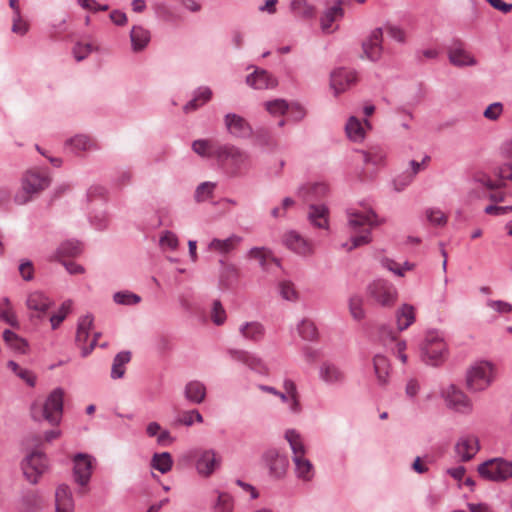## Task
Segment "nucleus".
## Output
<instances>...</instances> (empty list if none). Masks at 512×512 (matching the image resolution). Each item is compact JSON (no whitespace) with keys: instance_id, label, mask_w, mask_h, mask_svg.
<instances>
[{"instance_id":"obj_45","label":"nucleus","mask_w":512,"mask_h":512,"mask_svg":"<svg viewBox=\"0 0 512 512\" xmlns=\"http://www.w3.org/2000/svg\"><path fill=\"white\" fill-rule=\"evenodd\" d=\"M7 366L22 380H24L30 387H34L36 383V376L28 369L21 368L15 361L10 360Z\"/></svg>"},{"instance_id":"obj_51","label":"nucleus","mask_w":512,"mask_h":512,"mask_svg":"<svg viewBox=\"0 0 512 512\" xmlns=\"http://www.w3.org/2000/svg\"><path fill=\"white\" fill-rule=\"evenodd\" d=\"M215 188V184L212 182H203L201 183L195 191V200L197 202H203L207 199H209L212 194L213 190Z\"/></svg>"},{"instance_id":"obj_17","label":"nucleus","mask_w":512,"mask_h":512,"mask_svg":"<svg viewBox=\"0 0 512 512\" xmlns=\"http://www.w3.org/2000/svg\"><path fill=\"white\" fill-rule=\"evenodd\" d=\"M227 131L234 137L247 138L252 134V127L245 118L236 114L228 113L224 117Z\"/></svg>"},{"instance_id":"obj_8","label":"nucleus","mask_w":512,"mask_h":512,"mask_svg":"<svg viewBox=\"0 0 512 512\" xmlns=\"http://www.w3.org/2000/svg\"><path fill=\"white\" fill-rule=\"evenodd\" d=\"M442 396L448 408L462 414H470L473 404L463 391L451 384L442 391Z\"/></svg>"},{"instance_id":"obj_53","label":"nucleus","mask_w":512,"mask_h":512,"mask_svg":"<svg viewBox=\"0 0 512 512\" xmlns=\"http://www.w3.org/2000/svg\"><path fill=\"white\" fill-rule=\"evenodd\" d=\"M267 111L272 115H284L288 110V104L283 99H275L265 103Z\"/></svg>"},{"instance_id":"obj_14","label":"nucleus","mask_w":512,"mask_h":512,"mask_svg":"<svg viewBox=\"0 0 512 512\" xmlns=\"http://www.w3.org/2000/svg\"><path fill=\"white\" fill-rule=\"evenodd\" d=\"M356 81V72L345 68L335 69L330 75V87L333 89L335 95L345 92L354 85Z\"/></svg>"},{"instance_id":"obj_34","label":"nucleus","mask_w":512,"mask_h":512,"mask_svg":"<svg viewBox=\"0 0 512 512\" xmlns=\"http://www.w3.org/2000/svg\"><path fill=\"white\" fill-rule=\"evenodd\" d=\"M292 450L293 457H302L306 454V447L301 435L294 429H288L284 435Z\"/></svg>"},{"instance_id":"obj_37","label":"nucleus","mask_w":512,"mask_h":512,"mask_svg":"<svg viewBox=\"0 0 512 512\" xmlns=\"http://www.w3.org/2000/svg\"><path fill=\"white\" fill-rule=\"evenodd\" d=\"M472 181L474 184L485 187L490 191H494L496 189H500L506 186V183L503 181H499V178L496 180H492L491 177L482 171H477L472 176Z\"/></svg>"},{"instance_id":"obj_30","label":"nucleus","mask_w":512,"mask_h":512,"mask_svg":"<svg viewBox=\"0 0 512 512\" xmlns=\"http://www.w3.org/2000/svg\"><path fill=\"white\" fill-rule=\"evenodd\" d=\"M319 377L328 384H335L344 380L343 372L336 365L329 362L320 366Z\"/></svg>"},{"instance_id":"obj_13","label":"nucleus","mask_w":512,"mask_h":512,"mask_svg":"<svg viewBox=\"0 0 512 512\" xmlns=\"http://www.w3.org/2000/svg\"><path fill=\"white\" fill-rule=\"evenodd\" d=\"M93 325V318L91 315H85L80 317L77 324V331L75 342L77 346L82 350V356H87L96 346V338L91 339L88 345L86 342L89 339V331Z\"/></svg>"},{"instance_id":"obj_55","label":"nucleus","mask_w":512,"mask_h":512,"mask_svg":"<svg viewBox=\"0 0 512 512\" xmlns=\"http://www.w3.org/2000/svg\"><path fill=\"white\" fill-rule=\"evenodd\" d=\"M426 217L433 225L444 226L447 223V217L440 209H427Z\"/></svg>"},{"instance_id":"obj_39","label":"nucleus","mask_w":512,"mask_h":512,"mask_svg":"<svg viewBox=\"0 0 512 512\" xmlns=\"http://www.w3.org/2000/svg\"><path fill=\"white\" fill-rule=\"evenodd\" d=\"M293 13L304 19H311L316 14V8L307 0H292L290 4Z\"/></svg>"},{"instance_id":"obj_52","label":"nucleus","mask_w":512,"mask_h":512,"mask_svg":"<svg viewBox=\"0 0 512 512\" xmlns=\"http://www.w3.org/2000/svg\"><path fill=\"white\" fill-rule=\"evenodd\" d=\"M192 149L200 156H215L217 148L213 149L207 140H195L192 144Z\"/></svg>"},{"instance_id":"obj_42","label":"nucleus","mask_w":512,"mask_h":512,"mask_svg":"<svg viewBox=\"0 0 512 512\" xmlns=\"http://www.w3.org/2000/svg\"><path fill=\"white\" fill-rule=\"evenodd\" d=\"M345 129L348 137L353 141H361L365 136V131L362 124L354 116L349 118Z\"/></svg>"},{"instance_id":"obj_38","label":"nucleus","mask_w":512,"mask_h":512,"mask_svg":"<svg viewBox=\"0 0 512 512\" xmlns=\"http://www.w3.org/2000/svg\"><path fill=\"white\" fill-rule=\"evenodd\" d=\"M131 360V353L129 351L119 352L113 360L111 377L113 379H120L125 374V365Z\"/></svg>"},{"instance_id":"obj_56","label":"nucleus","mask_w":512,"mask_h":512,"mask_svg":"<svg viewBox=\"0 0 512 512\" xmlns=\"http://www.w3.org/2000/svg\"><path fill=\"white\" fill-rule=\"evenodd\" d=\"M194 422L202 423L203 417L196 409L184 412L178 419V423L191 426Z\"/></svg>"},{"instance_id":"obj_36","label":"nucleus","mask_w":512,"mask_h":512,"mask_svg":"<svg viewBox=\"0 0 512 512\" xmlns=\"http://www.w3.org/2000/svg\"><path fill=\"white\" fill-rule=\"evenodd\" d=\"M292 459L295 465L296 476L303 481H310L314 476L312 463L305 456L292 457Z\"/></svg>"},{"instance_id":"obj_22","label":"nucleus","mask_w":512,"mask_h":512,"mask_svg":"<svg viewBox=\"0 0 512 512\" xmlns=\"http://www.w3.org/2000/svg\"><path fill=\"white\" fill-rule=\"evenodd\" d=\"M285 245L295 253L303 256L313 253L312 244L295 231H290L284 236Z\"/></svg>"},{"instance_id":"obj_19","label":"nucleus","mask_w":512,"mask_h":512,"mask_svg":"<svg viewBox=\"0 0 512 512\" xmlns=\"http://www.w3.org/2000/svg\"><path fill=\"white\" fill-rule=\"evenodd\" d=\"M221 458L217 456L214 450L202 451L196 461L197 472L204 477H208L219 468Z\"/></svg>"},{"instance_id":"obj_23","label":"nucleus","mask_w":512,"mask_h":512,"mask_svg":"<svg viewBox=\"0 0 512 512\" xmlns=\"http://www.w3.org/2000/svg\"><path fill=\"white\" fill-rule=\"evenodd\" d=\"M448 57L450 62L458 67L472 66L476 64L474 57L469 54L460 41H456L449 48Z\"/></svg>"},{"instance_id":"obj_41","label":"nucleus","mask_w":512,"mask_h":512,"mask_svg":"<svg viewBox=\"0 0 512 512\" xmlns=\"http://www.w3.org/2000/svg\"><path fill=\"white\" fill-rule=\"evenodd\" d=\"M151 465L162 474L169 472L173 465V460L168 452L155 453L152 457Z\"/></svg>"},{"instance_id":"obj_43","label":"nucleus","mask_w":512,"mask_h":512,"mask_svg":"<svg viewBox=\"0 0 512 512\" xmlns=\"http://www.w3.org/2000/svg\"><path fill=\"white\" fill-rule=\"evenodd\" d=\"M82 251L81 244L78 241L67 240L60 244L57 249L59 257H75Z\"/></svg>"},{"instance_id":"obj_44","label":"nucleus","mask_w":512,"mask_h":512,"mask_svg":"<svg viewBox=\"0 0 512 512\" xmlns=\"http://www.w3.org/2000/svg\"><path fill=\"white\" fill-rule=\"evenodd\" d=\"M349 311L353 319L360 321L365 318L363 298L360 295H352L348 301Z\"/></svg>"},{"instance_id":"obj_57","label":"nucleus","mask_w":512,"mask_h":512,"mask_svg":"<svg viewBox=\"0 0 512 512\" xmlns=\"http://www.w3.org/2000/svg\"><path fill=\"white\" fill-rule=\"evenodd\" d=\"M233 504L231 497L228 494H219L214 512H232Z\"/></svg>"},{"instance_id":"obj_62","label":"nucleus","mask_w":512,"mask_h":512,"mask_svg":"<svg viewBox=\"0 0 512 512\" xmlns=\"http://www.w3.org/2000/svg\"><path fill=\"white\" fill-rule=\"evenodd\" d=\"M494 174L499 181L505 182L506 180L512 181V161L506 162L494 170Z\"/></svg>"},{"instance_id":"obj_31","label":"nucleus","mask_w":512,"mask_h":512,"mask_svg":"<svg viewBox=\"0 0 512 512\" xmlns=\"http://www.w3.org/2000/svg\"><path fill=\"white\" fill-rule=\"evenodd\" d=\"M374 370L379 385H386L388 383L390 374V363L388 359L381 354L375 355L373 359Z\"/></svg>"},{"instance_id":"obj_18","label":"nucleus","mask_w":512,"mask_h":512,"mask_svg":"<svg viewBox=\"0 0 512 512\" xmlns=\"http://www.w3.org/2000/svg\"><path fill=\"white\" fill-rule=\"evenodd\" d=\"M52 304L53 301L40 291L31 292L26 300V306L32 312L31 318L41 319Z\"/></svg>"},{"instance_id":"obj_32","label":"nucleus","mask_w":512,"mask_h":512,"mask_svg":"<svg viewBox=\"0 0 512 512\" xmlns=\"http://www.w3.org/2000/svg\"><path fill=\"white\" fill-rule=\"evenodd\" d=\"M396 323L399 331L407 329L415 321L414 307L409 304H403L396 311Z\"/></svg>"},{"instance_id":"obj_59","label":"nucleus","mask_w":512,"mask_h":512,"mask_svg":"<svg viewBox=\"0 0 512 512\" xmlns=\"http://www.w3.org/2000/svg\"><path fill=\"white\" fill-rule=\"evenodd\" d=\"M352 245L348 246L347 244H343L344 248H347L348 251H351L354 248L359 246L368 244L371 241V232L369 229H366L363 234L359 236H354L351 238Z\"/></svg>"},{"instance_id":"obj_29","label":"nucleus","mask_w":512,"mask_h":512,"mask_svg":"<svg viewBox=\"0 0 512 512\" xmlns=\"http://www.w3.org/2000/svg\"><path fill=\"white\" fill-rule=\"evenodd\" d=\"M308 219L317 228H328V208L325 205L309 206Z\"/></svg>"},{"instance_id":"obj_40","label":"nucleus","mask_w":512,"mask_h":512,"mask_svg":"<svg viewBox=\"0 0 512 512\" xmlns=\"http://www.w3.org/2000/svg\"><path fill=\"white\" fill-rule=\"evenodd\" d=\"M3 339L5 343L14 351L24 354L27 351L28 343L25 339L21 338L19 335L14 333L13 331L6 329L3 332Z\"/></svg>"},{"instance_id":"obj_11","label":"nucleus","mask_w":512,"mask_h":512,"mask_svg":"<svg viewBox=\"0 0 512 512\" xmlns=\"http://www.w3.org/2000/svg\"><path fill=\"white\" fill-rule=\"evenodd\" d=\"M73 477L77 484L82 487L88 485L92 475L93 458L85 453H78L73 458Z\"/></svg>"},{"instance_id":"obj_4","label":"nucleus","mask_w":512,"mask_h":512,"mask_svg":"<svg viewBox=\"0 0 512 512\" xmlns=\"http://www.w3.org/2000/svg\"><path fill=\"white\" fill-rule=\"evenodd\" d=\"M477 471L485 480L502 482L512 477V462L503 458H492L481 463Z\"/></svg>"},{"instance_id":"obj_54","label":"nucleus","mask_w":512,"mask_h":512,"mask_svg":"<svg viewBox=\"0 0 512 512\" xmlns=\"http://www.w3.org/2000/svg\"><path fill=\"white\" fill-rule=\"evenodd\" d=\"M114 301L121 305H132L140 302L141 298L137 294L130 292H117L114 294Z\"/></svg>"},{"instance_id":"obj_27","label":"nucleus","mask_w":512,"mask_h":512,"mask_svg":"<svg viewBox=\"0 0 512 512\" xmlns=\"http://www.w3.org/2000/svg\"><path fill=\"white\" fill-rule=\"evenodd\" d=\"M184 396L191 404H201L206 398V386L197 380L190 381L185 385Z\"/></svg>"},{"instance_id":"obj_47","label":"nucleus","mask_w":512,"mask_h":512,"mask_svg":"<svg viewBox=\"0 0 512 512\" xmlns=\"http://www.w3.org/2000/svg\"><path fill=\"white\" fill-rule=\"evenodd\" d=\"M72 308V301L66 300L62 303L61 307L59 308L58 312L53 314L50 317V323L52 329H56L59 327V325L65 320L67 315L69 314L70 310Z\"/></svg>"},{"instance_id":"obj_48","label":"nucleus","mask_w":512,"mask_h":512,"mask_svg":"<svg viewBox=\"0 0 512 512\" xmlns=\"http://www.w3.org/2000/svg\"><path fill=\"white\" fill-rule=\"evenodd\" d=\"M66 144L73 147L75 151H86L93 146V142L85 135H77L69 139Z\"/></svg>"},{"instance_id":"obj_2","label":"nucleus","mask_w":512,"mask_h":512,"mask_svg":"<svg viewBox=\"0 0 512 512\" xmlns=\"http://www.w3.org/2000/svg\"><path fill=\"white\" fill-rule=\"evenodd\" d=\"M50 182L51 180L46 172L28 170L22 177V189L15 195V202L19 205L27 203L33 195L46 189Z\"/></svg>"},{"instance_id":"obj_46","label":"nucleus","mask_w":512,"mask_h":512,"mask_svg":"<svg viewBox=\"0 0 512 512\" xmlns=\"http://www.w3.org/2000/svg\"><path fill=\"white\" fill-rule=\"evenodd\" d=\"M0 320L6 322L12 327L18 326L17 317L10 307V301L8 298H4L2 303H0Z\"/></svg>"},{"instance_id":"obj_35","label":"nucleus","mask_w":512,"mask_h":512,"mask_svg":"<svg viewBox=\"0 0 512 512\" xmlns=\"http://www.w3.org/2000/svg\"><path fill=\"white\" fill-rule=\"evenodd\" d=\"M241 241L242 238L237 235H231L224 240L215 238L210 242L209 248L219 253L226 254L234 250Z\"/></svg>"},{"instance_id":"obj_21","label":"nucleus","mask_w":512,"mask_h":512,"mask_svg":"<svg viewBox=\"0 0 512 512\" xmlns=\"http://www.w3.org/2000/svg\"><path fill=\"white\" fill-rule=\"evenodd\" d=\"M380 339L384 345L388 346L389 343H393L394 347L391 350L398 356L402 363L407 362V355L404 353L406 349V342L398 340L396 333L389 327L383 326L380 329Z\"/></svg>"},{"instance_id":"obj_5","label":"nucleus","mask_w":512,"mask_h":512,"mask_svg":"<svg viewBox=\"0 0 512 512\" xmlns=\"http://www.w3.org/2000/svg\"><path fill=\"white\" fill-rule=\"evenodd\" d=\"M493 381V368L488 362L473 365L466 374V386L471 392H480L490 386Z\"/></svg>"},{"instance_id":"obj_12","label":"nucleus","mask_w":512,"mask_h":512,"mask_svg":"<svg viewBox=\"0 0 512 512\" xmlns=\"http://www.w3.org/2000/svg\"><path fill=\"white\" fill-rule=\"evenodd\" d=\"M348 227L351 230L368 225L370 227L377 226L382 223L378 220L377 214L371 208H364V210L347 209Z\"/></svg>"},{"instance_id":"obj_3","label":"nucleus","mask_w":512,"mask_h":512,"mask_svg":"<svg viewBox=\"0 0 512 512\" xmlns=\"http://www.w3.org/2000/svg\"><path fill=\"white\" fill-rule=\"evenodd\" d=\"M366 294L369 300L385 308L392 307L398 297L395 286L382 279L374 280L368 284Z\"/></svg>"},{"instance_id":"obj_1","label":"nucleus","mask_w":512,"mask_h":512,"mask_svg":"<svg viewBox=\"0 0 512 512\" xmlns=\"http://www.w3.org/2000/svg\"><path fill=\"white\" fill-rule=\"evenodd\" d=\"M64 391L55 388L46 398L43 404L34 403L31 407V415L35 421L46 420L49 424H60L63 414Z\"/></svg>"},{"instance_id":"obj_64","label":"nucleus","mask_w":512,"mask_h":512,"mask_svg":"<svg viewBox=\"0 0 512 512\" xmlns=\"http://www.w3.org/2000/svg\"><path fill=\"white\" fill-rule=\"evenodd\" d=\"M19 273L23 280L31 281L34 277V266L30 260H22L19 265Z\"/></svg>"},{"instance_id":"obj_6","label":"nucleus","mask_w":512,"mask_h":512,"mask_svg":"<svg viewBox=\"0 0 512 512\" xmlns=\"http://www.w3.org/2000/svg\"><path fill=\"white\" fill-rule=\"evenodd\" d=\"M423 360L432 366H437L446 351V344L437 332H428L421 347Z\"/></svg>"},{"instance_id":"obj_50","label":"nucleus","mask_w":512,"mask_h":512,"mask_svg":"<svg viewBox=\"0 0 512 512\" xmlns=\"http://www.w3.org/2000/svg\"><path fill=\"white\" fill-rule=\"evenodd\" d=\"M363 161L373 165H380L385 160V153L381 149H371L369 151H362Z\"/></svg>"},{"instance_id":"obj_20","label":"nucleus","mask_w":512,"mask_h":512,"mask_svg":"<svg viewBox=\"0 0 512 512\" xmlns=\"http://www.w3.org/2000/svg\"><path fill=\"white\" fill-rule=\"evenodd\" d=\"M343 0H334L331 6H327L324 10L323 15L320 18L321 29L325 33H331L333 31L332 24L343 18Z\"/></svg>"},{"instance_id":"obj_33","label":"nucleus","mask_w":512,"mask_h":512,"mask_svg":"<svg viewBox=\"0 0 512 512\" xmlns=\"http://www.w3.org/2000/svg\"><path fill=\"white\" fill-rule=\"evenodd\" d=\"M130 40L134 51L144 49L150 41V33L142 26H133L130 32Z\"/></svg>"},{"instance_id":"obj_16","label":"nucleus","mask_w":512,"mask_h":512,"mask_svg":"<svg viewBox=\"0 0 512 512\" xmlns=\"http://www.w3.org/2000/svg\"><path fill=\"white\" fill-rule=\"evenodd\" d=\"M479 440L475 435H465L460 437L454 447L456 455L460 461H470L479 451Z\"/></svg>"},{"instance_id":"obj_7","label":"nucleus","mask_w":512,"mask_h":512,"mask_svg":"<svg viewBox=\"0 0 512 512\" xmlns=\"http://www.w3.org/2000/svg\"><path fill=\"white\" fill-rule=\"evenodd\" d=\"M21 465L25 478L31 484H36L39 477L48 468V462L45 454L39 451H34L28 454L22 461Z\"/></svg>"},{"instance_id":"obj_15","label":"nucleus","mask_w":512,"mask_h":512,"mask_svg":"<svg viewBox=\"0 0 512 512\" xmlns=\"http://www.w3.org/2000/svg\"><path fill=\"white\" fill-rule=\"evenodd\" d=\"M382 28H375L371 31L366 40L362 43V49L365 57L371 61H378L382 56Z\"/></svg>"},{"instance_id":"obj_63","label":"nucleus","mask_w":512,"mask_h":512,"mask_svg":"<svg viewBox=\"0 0 512 512\" xmlns=\"http://www.w3.org/2000/svg\"><path fill=\"white\" fill-rule=\"evenodd\" d=\"M160 245L170 250H175L178 247V238L171 231H165L160 238Z\"/></svg>"},{"instance_id":"obj_60","label":"nucleus","mask_w":512,"mask_h":512,"mask_svg":"<svg viewBox=\"0 0 512 512\" xmlns=\"http://www.w3.org/2000/svg\"><path fill=\"white\" fill-rule=\"evenodd\" d=\"M212 320L216 325H222L226 320L225 310L219 300L213 302Z\"/></svg>"},{"instance_id":"obj_25","label":"nucleus","mask_w":512,"mask_h":512,"mask_svg":"<svg viewBox=\"0 0 512 512\" xmlns=\"http://www.w3.org/2000/svg\"><path fill=\"white\" fill-rule=\"evenodd\" d=\"M56 512H73L74 501L70 488L65 485H59L55 492Z\"/></svg>"},{"instance_id":"obj_10","label":"nucleus","mask_w":512,"mask_h":512,"mask_svg":"<svg viewBox=\"0 0 512 512\" xmlns=\"http://www.w3.org/2000/svg\"><path fill=\"white\" fill-rule=\"evenodd\" d=\"M262 459L272 476L276 478L285 476L289 466V460L286 455L281 454L275 448H270L264 452Z\"/></svg>"},{"instance_id":"obj_28","label":"nucleus","mask_w":512,"mask_h":512,"mask_svg":"<svg viewBox=\"0 0 512 512\" xmlns=\"http://www.w3.org/2000/svg\"><path fill=\"white\" fill-rule=\"evenodd\" d=\"M239 332L244 339L258 342L264 338L265 328L257 321L245 322L240 325Z\"/></svg>"},{"instance_id":"obj_26","label":"nucleus","mask_w":512,"mask_h":512,"mask_svg":"<svg viewBox=\"0 0 512 512\" xmlns=\"http://www.w3.org/2000/svg\"><path fill=\"white\" fill-rule=\"evenodd\" d=\"M248 257L257 260L264 271H270V263H274L277 267H280L279 260L265 247L251 248L248 252Z\"/></svg>"},{"instance_id":"obj_9","label":"nucleus","mask_w":512,"mask_h":512,"mask_svg":"<svg viewBox=\"0 0 512 512\" xmlns=\"http://www.w3.org/2000/svg\"><path fill=\"white\" fill-rule=\"evenodd\" d=\"M215 157L220 161L230 160L237 169L248 168L250 166V156L248 153L232 145L217 147Z\"/></svg>"},{"instance_id":"obj_49","label":"nucleus","mask_w":512,"mask_h":512,"mask_svg":"<svg viewBox=\"0 0 512 512\" xmlns=\"http://www.w3.org/2000/svg\"><path fill=\"white\" fill-rule=\"evenodd\" d=\"M298 332L304 340L311 341L317 337V329L311 321L303 320L298 325Z\"/></svg>"},{"instance_id":"obj_58","label":"nucleus","mask_w":512,"mask_h":512,"mask_svg":"<svg viewBox=\"0 0 512 512\" xmlns=\"http://www.w3.org/2000/svg\"><path fill=\"white\" fill-rule=\"evenodd\" d=\"M280 294L283 299L288 301H294L297 299V292L294 285L289 281H282L279 284Z\"/></svg>"},{"instance_id":"obj_24","label":"nucleus","mask_w":512,"mask_h":512,"mask_svg":"<svg viewBox=\"0 0 512 512\" xmlns=\"http://www.w3.org/2000/svg\"><path fill=\"white\" fill-rule=\"evenodd\" d=\"M246 82L254 89H270L277 86V80L266 70H255L246 78Z\"/></svg>"},{"instance_id":"obj_61","label":"nucleus","mask_w":512,"mask_h":512,"mask_svg":"<svg viewBox=\"0 0 512 512\" xmlns=\"http://www.w3.org/2000/svg\"><path fill=\"white\" fill-rule=\"evenodd\" d=\"M93 51V46L89 43H77L73 48V55L77 61L84 60Z\"/></svg>"}]
</instances>
